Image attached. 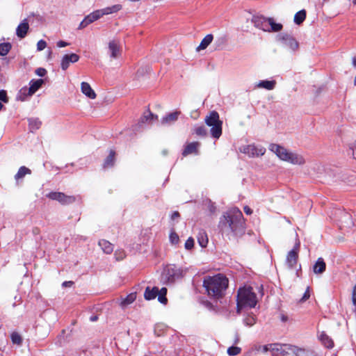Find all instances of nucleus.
Instances as JSON below:
<instances>
[{
	"mask_svg": "<svg viewBox=\"0 0 356 356\" xmlns=\"http://www.w3.org/2000/svg\"><path fill=\"white\" fill-rule=\"evenodd\" d=\"M222 234L241 236L245 232V222L242 212L237 208H232L222 216L219 225Z\"/></svg>",
	"mask_w": 356,
	"mask_h": 356,
	"instance_id": "obj_1",
	"label": "nucleus"
},
{
	"mask_svg": "<svg viewBox=\"0 0 356 356\" xmlns=\"http://www.w3.org/2000/svg\"><path fill=\"white\" fill-rule=\"evenodd\" d=\"M228 284V279L225 275L218 274L214 276L206 277L203 282V286L209 296L219 299L224 296Z\"/></svg>",
	"mask_w": 356,
	"mask_h": 356,
	"instance_id": "obj_2",
	"label": "nucleus"
},
{
	"mask_svg": "<svg viewBox=\"0 0 356 356\" xmlns=\"http://www.w3.org/2000/svg\"><path fill=\"white\" fill-rule=\"evenodd\" d=\"M269 149L275 153L279 159L294 165H302L305 163L304 158L296 153L289 152L285 147L275 143L269 145Z\"/></svg>",
	"mask_w": 356,
	"mask_h": 356,
	"instance_id": "obj_3",
	"label": "nucleus"
},
{
	"mask_svg": "<svg viewBox=\"0 0 356 356\" xmlns=\"http://www.w3.org/2000/svg\"><path fill=\"white\" fill-rule=\"evenodd\" d=\"M257 302V296L252 287H243L238 289L237 295L238 312H239L242 308H254Z\"/></svg>",
	"mask_w": 356,
	"mask_h": 356,
	"instance_id": "obj_4",
	"label": "nucleus"
},
{
	"mask_svg": "<svg viewBox=\"0 0 356 356\" xmlns=\"http://www.w3.org/2000/svg\"><path fill=\"white\" fill-rule=\"evenodd\" d=\"M205 123L211 127V134L215 138H219L222 134V121L219 119V114L217 111H211L205 118Z\"/></svg>",
	"mask_w": 356,
	"mask_h": 356,
	"instance_id": "obj_5",
	"label": "nucleus"
},
{
	"mask_svg": "<svg viewBox=\"0 0 356 356\" xmlns=\"http://www.w3.org/2000/svg\"><path fill=\"white\" fill-rule=\"evenodd\" d=\"M240 152L247 154L249 157H259L263 156L266 152V148L261 145L250 144L243 145L240 148Z\"/></svg>",
	"mask_w": 356,
	"mask_h": 356,
	"instance_id": "obj_6",
	"label": "nucleus"
},
{
	"mask_svg": "<svg viewBox=\"0 0 356 356\" xmlns=\"http://www.w3.org/2000/svg\"><path fill=\"white\" fill-rule=\"evenodd\" d=\"M163 276L168 283H173L181 277V271L175 265H169L164 269Z\"/></svg>",
	"mask_w": 356,
	"mask_h": 356,
	"instance_id": "obj_7",
	"label": "nucleus"
},
{
	"mask_svg": "<svg viewBox=\"0 0 356 356\" xmlns=\"http://www.w3.org/2000/svg\"><path fill=\"white\" fill-rule=\"evenodd\" d=\"M51 200L58 201L62 204H70L75 202V197L72 195H67L61 192H51L47 195Z\"/></svg>",
	"mask_w": 356,
	"mask_h": 356,
	"instance_id": "obj_8",
	"label": "nucleus"
},
{
	"mask_svg": "<svg viewBox=\"0 0 356 356\" xmlns=\"http://www.w3.org/2000/svg\"><path fill=\"white\" fill-rule=\"evenodd\" d=\"M300 248V242L296 243L293 247V248L290 250L286 258V263L288 267L291 269H293L296 267L298 259V252Z\"/></svg>",
	"mask_w": 356,
	"mask_h": 356,
	"instance_id": "obj_9",
	"label": "nucleus"
},
{
	"mask_svg": "<svg viewBox=\"0 0 356 356\" xmlns=\"http://www.w3.org/2000/svg\"><path fill=\"white\" fill-rule=\"evenodd\" d=\"M44 79H32L29 83V88H24L21 90V92L24 95H28L29 96L33 95L38 90H39L41 86L44 83Z\"/></svg>",
	"mask_w": 356,
	"mask_h": 356,
	"instance_id": "obj_10",
	"label": "nucleus"
},
{
	"mask_svg": "<svg viewBox=\"0 0 356 356\" xmlns=\"http://www.w3.org/2000/svg\"><path fill=\"white\" fill-rule=\"evenodd\" d=\"M79 60V56L74 53L65 54L60 60V67L65 71L70 64L75 63Z\"/></svg>",
	"mask_w": 356,
	"mask_h": 356,
	"instance_id": "obj_11",
	"label": "nucleus"
},
{
	"mask_svg": "<svg viewBox=\"0 0 356 356\" xmlns=\"http://www.w3.org/2000/svg\"><path fill=\"white\" fill-rule=\"evenodd\" d=\"M269 17H266L261 15H254L252 17V22L254 26L264 31L268 30V24Z\"/></svg>",
	"mask_w": 356,
	"mask_h": 356,
	"instance_id": "obj_12",
	"label": "nucleus"
},
{
	"mask_svg": "<svg viewBox=\"0 0 356 356\" xmlns=\"http://www.w3.org/2000/svg\"><path fill=\"white\" fill-rule=\"evenodd\" d=\"M276 41L284 44H299L293 35L289 32L278 33L276 35Z\"/></svg>",
	"mask_w": 356,
	"mask_h": 356,
	"instance_id": "obj_13",
	"label": "nucleus"
},
{
	"mask_svg": "<svg viewBox=\"0 0 356 356\" xmlns=\"http://www.w3.org/2000/svg\"><path fill=\"white\" fill-rule=\"evenodd\" d=\"M154 118L156 119L157 116L154 115L149 111H147L140 117L139 122H138V125L140 127H143L145 124H150L152 123Z\"/></svg>",
	"mask_w": 356,
	"mask_h": 356,
	"instance_id": "obj_14",
	"label": "nucleus"
},
{
	"mask_svg": "<svg viewBox=\"0 0 356 356\" xmlns=\"http://www.w3.org/2000/svg\"><path fill=\"white\" fill-rule=\"evenodd\" d=\"M29 29V24L28 22V20L26 19H24L17 26V27L16 29V35L19 38H24L26 37Z\"/></svg>",
	"mask_w": 356,
	"mask_h": 356,
	"instance_id": "obj_15",
	"label": "nucleus"
},
{
	"mask_svg": "<svg viewBox=\"0 0 356 356\" xmlns=\"http://www.w3.org/2000/svg\"><path fill=\"white\" fill-rule=\"evenodd\" d=\"M181 112L177 111L170 113L162 118L161 122L164 125H170L177 120Z\"/></svg>",
	"mask_w": 356,
	"mask_h": 356,
	"instance_id": "obj_16",
	"label": "nucleus"
},
{
	"mask_svg": "<svg viewBox=\"0 0 356 356\" xmlns=\"http://www.w3.org/2000/svg\"><path fill=\"white\" fill-rule=\"evenodd\" d=\"M106 53L111 59L119 58L122 54V46H108Z\"/></svg>",
	"mask_w": 356,
	"mask_h": 356,
	"instance_id": "obj_17",
	"label": "nucleus"
},
{
	"mask_svg": "<svg viewBox=\"0 0 356 356\" xmlns=\"http://www.w3.org/2000/svg\"><path fill=\"white\" fill-rule=\"evenodd\" d=\"M200 143L198 142H193V143H191L189 144H188L183 152H182V155L184 156H186L188 154H198V147H200Z\"/></svg>",
	"mask_w": 356,
	"mask_h": 356,
	"instance_id": "obj_18",
	"label": "nucleus"
},
{
	"mask_svg": "<svg viewBox=\"0 0 356 356\" xmlns=\"http://www.w3.org/2000/svg\"><path fill=\"white\" fill-rule=\"evenodd\" d=\"M81 92L90 99H95L96 97V94L95 91L92 89L90 84L87 82H82L81 84Z\"/></svg>",
	"mask_w": 356,
	"mask_h": 356,
	"instance_id": "obj_19",
	"label": "nucleus"
},
{
	"mask_svg": "<svg viewBox=\"0 0 356 356\" xmlns=\"http://www.w3.org/2000/svg\"><path fill=\"white\" fill-rule=\"evenodd\" d=\"M267 24L268 30H266V32H280L283 29V25L281 23L275 22L273 17H269Z\"/></svg>",
	"mask_w": 356,
	"mask_h": 356,
	"instance_id": "obj_20",
	"label": "nucleus"
},
{
	"mask_svg": "<svg viewBox=\"0 0 356 356\" xmlns=\"http://www.w3.org/2000/svg\"><path fill=\"white\" fill-rule=\"evenodd\" d=\"M159 293V288L156 286H154L151 288L150 286H147L145 289L144 293V298L147 300H151L154 299Z\"/></svg>",
	"mask_w": 356,
	"mask_h": 356,
	"instance_id": "obj_21",
	"label": "nucleus"
},
{
	"mask_svg": "<svg viewBox=\"0 0 356 356\" xmlns=\"http://www.w3.org/2000/svg\"><path fill=\"white\" fill-rule=\"evenodd\" d=\"M272 347L270 348V353L272 356H284L285 350L283 346L279 343H271Z\"/></svg>",
	"mask_w": 356,
	"mask_h": 356,
	"instance_id": "obj_22",
	"label": "nucleus"
},
{
	"mask_svg": "<svg viewBox=\"0 0 356 356\" xmlns=\"http://www.w3.org/2000/svg\"><path fill=\"white\" fill-rule=\"evenodd\" d=\"M326 268V264L323 258H318L314 265L313 269L314 272L316 274L323 273Z\"/></svg>",
	"mask_w": 356,
	"mask_h": 356,
	"instance_id": "obj_23",
	"label": "nucleus"
},
{
	"mask_svg": "<svg viewBox=\"0 0 356 356\" xmlns=\"http://www.w3.org/2000/svg\"><path fill=\"white\" fill-rule=\"evenodd\" d=\"M276 81H269V80H262L260 81L257 85L256 87L260 88H265L268 90H273L275 87Z\"/></svg>",
	"mask_w": 356,
	"mask_h": 356,
	"instance_id": "obj_24",
	"label": "nucleus"
},
{
	"mask_svg": "<svg viewBox=\"0 0 356 356\" xmlns=\"http://www.w3.org/2000/svg\"><path fill=\"white\" fill-rule=\"evenodd\" d=\"M31 170L26 168V166H21L16 175H15V179L17 183L19 181V180L22 179L26 175H31Z\"/></svg>",
	"mask_w": 356,
	"mask_h": 356,
	"instance_id": "obj_25",
	"label": "nucleus"
},
{
	"mask_svg": "<svg viewBox=\"0 0 356 356\" xmlns=\"http://www.w3.org/2000/svg\"><path fill=\"white\" fill-rule=\"evenodd\" d=\"M115 152L113 149H111L109 152V154L104 160V162L103 163V168H108L113 167L115 163Z\"/></svg>",
	"mask_w": 356,
	"mask_h": 356,
	"instance_id": "obj_26",
	"label": "nucleus"
},
{
	"mask_svg": "<svg viewBox=\"0 0 356 356\" xmlns=\"http://www.w3.org/2000/svg\"><path fill=\"white\" fill-rule=\"evenodd\" d=\"M103 252L106 254H111L113 250V245L109 241L102 239L98 243Z\"/></svg>",
	"mask_w": 356,
	"mask_h": 356,
	"instance_id": "obj_27",
	"label": "nucleus"
},
{
	"mask_svg": "<svg viewBox=\"0 0 356 356\" xmlns=\"http://www.w3.org/2000/svg\"><path fill=\"white\" fill-rule=\"evenodd\" d=\"M307 12L305 9L300 10L295 14L293 22L297 25H300L305 20Z\"/></svg>",
	"mask_w": 356,
	"mask_h": 356,
	"instance_id": "obj_28",
	"label": "nucleus"
},
{
	"mask_svg": "<svg viewBox=\"0 0 356 356\" xmlns=\"http://www.w3.org/2000/svg\"><path fill=\"white\" fill-rule=\"evenodd\" d=\"M319 339L322 343L327 348H332L334 346L333 341L323 332L320 334Z\"/></svg>",
	"mask_w": 356,
	"mask_h": 356,
	"instance_id": "obj_29",
	"label": "nucleus"
},
{
	"mask_svg": "<svg viewBox=\"0 0 356 356\" xmlns=\"http://www.w3.org/2000/svg\"><path fill=\"white\" fill-rule=\"evenodd\" d=\"M136 299V293H131L129 295H127L124 298L122 299V301L120 302V306L122 308H125L129 305H130L132 302H134Z\"/></svg>",
	"mask_w": 356,
	"mask_h": 356,
	"instance_id": "obj_30",
	"label": "nucleus"
},
{
	"mask_svg": "<svg viewBox=\"0 0 356 356\" xmlns=\"http://www.w3.org/2000/svg\"><path fill=\"white\" fill-rule=\"evenodd\" d=\"M29 127L31 132H34L39 129L42 122L38 118H29Z\"/></svg>",
	"mask_w": 356,
	"mask_h": 356,
	"instance_id": "obj_31",
	"label": "nucleus"
},
{
	"mask_svg": "<svg viewBox=\"0 0 356 356\" xmlns=\"http://www.w3.org/2000/svg\"><path fill=\"white\" fill-rule=\"evenodd\" d=\"M294 356H314L312 351L294 346L292 349Z\"/></svg>",
	"mask_w": 356,
	"mask_h": 356,
	"instance_id": "obj_32",
	"label": "nucleus"
},
{
	"mask_svg": "<svg viewBox=\"0 0 356 356\" xmlns=\"http://www.w3.org/2000/svg\"><path fill=\"white\" fill-rule=\"evenodd\" d=\"M243 323L247 326H252L256 323V316L252 313H248L245 316Z\"/></svg>",
	"mask_w": 356,
	"mask_h": 356,
	"instance_id": "obj_33",
	"label": "nucleus"
},
{
	"mask_svg": "<svg viewBox=\"0 0 356 356\" xmlns=\"http://www.w3.org/2000/svg\"><path fill=\"white\" fill-rule=\"evenodd\" d=\"M167 294V289L165 287L161 288V290L159 289L158 300L161 304L165 305L168 302V299L166 298Z\"/></svg>",
	"mask_w": 356,
	"mask_h": 356,
	"instance_id": "obj_34",
	"label": "nucleus"
},
{
	"mask_svg": "<svg viewBox=\"0 0 356 356\" xmlns=\"http://www.w3.org/2000/svg\"><path fill=\"white\" fill-rule=\"evenodd\" d=\"M272 347L271 344H267V345H255L252 350H254L258 353H266L270 352V348Z\"/></svg>",
	"mask_w": 356,
	"mask_h": 356,
	"instance_id": "obj_35",
	"label": "nucleus"
},
{
	"mask_svg": "<svg viewBox=\"0 0 356 356\" xmlns=\"http://www.w3.org/2000/svg\"><path fill=\"white\" fill-rule=\"evenodd\" d=\"M10 338H11V341L13 342V344H16L17 346H21L22 343V337H21V335L17 332H13L11 334H10Z\"/></svg>",
	"mask_w": 356,
	"mask_h": 356,
	"instance_id": "obj_36",
	"label": "nucleus"
},
{
	"mask_svg": "<svg viewBox=\"0 0 356 356\" xmlns=\"http://www.w3.org/2000/svg\"><path fill=\"white\" fill-rule=\"evenodd\" d=\"M194 133L201 137H205L207 135V130L204 126H199L195 128Z\"/></svg>",
	"mask_w": 356,
	"mask_h": 356,
	"instance_id": "obj_37",
	"label": "nucleus"
},
{
	"mask_svg": "<svg viewBox=\"0 0 356 356\" xmlns=\"http://www.w3.org/2000/svg\"><path fill=\"white\" fill-rule=\"evenodd\" d=\"M241 351V348L237 346H231L227 349V353L229 355L235 356L238 355Z\"/></svg>",
	"mask_w": 356,
	"mask_h": 356,
	"instance_id": "obj_38",
	"label": "nucleus"
},
{
	"mask_svg": "<svg viewBox=\"0 0 356 356\" xmlns=\"http://www.w3.org/2000/svg\"><path fill=\"white\" fill-rule=\"evenodd\" d=\"M121 9V5L116 4L111 7H107L105 8L106 15L116 13Z\"/></svg>",
	"mask_w": 356,
	"mask_h": 356,
	"instance_id": "obj_39",
	"label": "nucleus"
},
{
	"mask_svg": "<svg viewBox=\"0 0 356 356\" xmlns=\"http://www.w3.org/2000/svg\"><path fill=\"white\" fill-rule=\"evenodd\" d=\"M213 40L212 34L207 35L200 42V44H210Z\"/></svg>",
	"mask_w": 356,
	"mask_h": 356,
	"instance_id": "obj_40",
	"label": "nucleus"
},
{
	"mask_svg": "<svg viewBox=\"0 0 356 356\" xmlns=\"http://www.w3.org/2000/svg\"><path fill=\"white\" fill-rule=\"evenodd\" d=\"M169 238H170V241L172 244H177L179 243V236L177 235V233H175V232H172L170 234V236H169Z\"/></svg>",
	"mask_w": 356,
	"mask_h": 356,
	"instance_id": "obj_41",
	"label": "nucleus"
},
{
	"mask_svg": "<svg viewBox=\"0 0 356 356\" xmlns=\"http://www.w3.org/2000/svg\"><path fill=\"white\" fill-rule=\"evenodd\" d=\"M92 15H94V17L96 20L99 19L101 17H102L104 15H106L105 8L102 10H97L92 13Z\"/></svg>",
	"mask_w": 356,
	"mask_h": 356,
	"instance_id": "obj_42",
	"label": "nucleus"
},
{
	"mask_svg": "<svg viewBox=\"0 0 356 356\" xmlns=\"http://www.w3.org/2000/svg\"><path fill=\"white\" fill-rule=\"evenodd\" d=\"M184 246L186 250H191L194 246V239L192 237H189L185 242Z\"/></svg>",
	"mask_w": 356,
	"mask_h": 356,
	"instance_id": "obj_43",
	"label": "nucleus"
},
{
	"mask_svg": "<svg viewBox=\"0 0 356 356\" xmlns=\"http://www.w3.org/2000/svg\"><path fill=\"white\" fill-rule=\"evenodd\" d=\"M0 101L3 102V103H8V98L7 96V92L4 90H0Z\"/></svg>",
	"mask_w": 356,
	"mask_h": 356,
	"instance_id": "obj_44",
	"label": "nucleus"
},
{
	"mask_svg": "<svg viewBox=\"0 0 356 356\" xmlns=\"http://www.w3.org/2000/svg\"><path fill=\"white\" fill-rule=\"evenodd\" d=\"M12 46H0V55L6 56L10 51Z\"/></svg>",
	"mask_w": 356,
	"mask_h": 356,
	"instance_id": "obj_45",
	"label": "nucleus"
},
{
	"mask_svg": "<svg viewBox=\"0 0 356 356\" xmlns=\"http://www.w3.org/2000/svg\"><path fill=\"white\" fill-rule=\"evenodd\" d=\"M35 74H37L38 76L43 77L47 74V70L43 67H38L35 71Z\"/></svg>",
	"mask_w": 356,
	"mask_h": 356,
	"instance_id": "obj_46",
	"label": "nucleus"
},
{
	"mask_svg": "<svg viewBox=\"0 0 356 356\" xmlns=\"http://www.w3.org/2000/svg\"><path fill=\"white\" fill-rule=\"evenodd\" d=\"M309 297H310L309 287H307V289L305 291V292L304 293L302 298L300 300V302H303L306 301L307 300H308L309 298Z\"/></svg>",
	"mask_w": 356,
	"mask_h": 356,
	"instance_id": "obj_47",
	"label": "nucleus"
},
{
	"mask_svg": "<svg viewBox=\"0 0 356 356\" xmlns=\"http://www.w3.org/2000/svg\"><path fill=\"white\" fill-rule=\"evenodd\" d=\"M218 44H225L228 42V38L227 35H223L219 38L217 40Z\"/></svg>",
	"mask_w": 356,
	"mask_h": 356,
	"instance_id": "obj_48",
	"label": "nucleus"
},
{
	"mask_svg": "<svg viewBox=\"0 0 356 356\" xmlns=\"http://www.w3.org/2000/svg\"><path fill=\"white\" fill-rule=\"evenodd\" d=\"M352 301L353 304L355 307H356V284L353 287V292H352Z\"/></svg>",
	"mask_w": 356,
	"mask_h": 356,
	"instance_id": "obj_49",
	"label": "nucleus"
},
{
	"mask_svg": "<svg viewBox=\"0 0 356 356\" xmlns=\"http://www.w3.org/2000/svg\"><path fill=\"white\" fill-rule=\"evenodd\" d=\"M85 18L89 24L93 22L96 21L95 18L94 17V15H92V13H90L88 15H87L86 17H85Z\"/></svg>",
	"mask_w": 356,
	"mask_h": 356,
	"instance_id": "obj_50",
	"label": "nucleus"
},
{
	"mask_svg": "<svg viewBox=\"0 0 356 356\" xmlns=\"http://www.w3.org/2000/svg\"><path fill=\"white\" fill-rule=\"evenodd\" d=\"M198 242L200 243V245L202 248H204L207 246V243H208V240L207 238L206 239H204L203 238H200V237L198 238Z\"/></svg>",
	"mask_w": 356,
	"mask_h": 356,
	"instance_id": "obj_51",
	"label": "nucleus"
},
{
	"mask_svg": "<svg viewBox=\"0 0 356 356\" xmlns=\"http://www.w3.org/2000/svg\"><path fill=\"white\" fill-rule=\"evenodd\" d=\"M89 24L86 21V18H84L82 22L80 23L79 28V29H83L86 27Z\"/></svg>",
	"mask_w": 356,
	"mask_h": 356,
	"instance_id": "obj_52",
	"label": "nucleus"
},
{
	"mask_svg": "<svg viewBox=\"0 0 356 356\" xmlns=\"http://www.w3.org/2000/svg\"><path fill=\"white\" fill-rule=\"evenodd\" d=\"M243 210L247 215H250L252 213V209L248 206L244 207Z\"/></svg>",
	"mask_w": 356,
	"mask_h": 356,
	"instance_id": "obj_53",
	"label": "nucleus"
},
{
	"mask_svg": "<svg viewBox=\"0 0 356 356\" xmlns=\"http://www.w3.org/2000/svg\"><path fill=\"white\" fill-rule=\"evenodd\" d=\"M209 46H197L196 48V51L198 53H201L202 51L205 50Z\"/></svg>",
	"mask_w": 356,
	"mask_h": 356,
	"instance_id": "obj_54",
	"label": "nucleus"
},
{
	"mask_svg": "<svg viewBox=\"0 0 356 356\" xmlns=\"http://www.w3.org/2000/svg\"><path fill=\"white\" fill-rule=\"evenodd\" d=\"M179 217V213L178 211H174L171 215V219L175 220L176 218Z\"/></svg>",
	"mask_w": 356,
	"mask_h": 356,
	"instance_id": "obj_55",
	"label": "nucleus"
},
{
	"mask_svg": "<svg viewBox=\"0 0 356 356\" xmlns=\"http://www.w3.org/2000/svg\"><path fill=\"white\" fill-rule=\"evenodd\" d=\"M72 284H73V282L71 281H69V282L65 281L63 283V286H71Z\"/></svg>",
	"mask_w": 356,
	"mask_h": 356,
	"instance_id": "obj_56",
	"label": "nucleus"
},
{
	"mask_svg": "<svg viewBox=\"0 0 356 356\" xmlns=\"http://www.w3.org/2000/svg\"><path fill=\"white\" fill-rule=\"evenodd\" d=\"M36 44H47V42L42 39L38 40Z\"/></svg>",
	"mask_w": 356,
	"mask_h": 356,
	"instance_id": "obj_57",
	"label": "nucleus"
},
{
	"mask_svg": "<svg viewBox=\"0 0 356 356\" xmlns=\"http://www.w3.org/2000/svg\"><path fill=\"white\" fill-rule=\"evenodd\" d=\"M281 321H282V322H286V321H288V317H287V316H285V315L282 314V315L281 316Z\"/></svg>",
	"mask_w": 356,
	"mask_h": 356,
	"instance_id": "obj_58",
	"label": "nucleus"
},
{
	"mask_svg": "<svg viewBox=\"0 0 356 356\" xmlns=\"http://www.w3.org/2000/svg\"><path fill=\"white\" fill-rule=\"evenodd\" d=\"M47 46H37V51H41L45 49Z\"/></svg>",
	"mask_w": 356,
	"mask_h": 356,
	"instance_id": "obj_59",
	"label": "nucleus"
},
{
	"mask_svg": "<svg viewBox=\"0 0 356 356\" xmlns=\"http://www.w3.org/2000/svg\"><path fill=\"white\" fill-rule=\"evenodd\" d=\"M56 44H70L67 42H65L63 40H59L57 42Z\"/></svg>",
	"mask_w": 356,
	"mask_h": 356,
	"instance_id": "obj_60",
	"label": "nucleus"
},
{
	"mask_svg": "<svg viewBox=\"0 0 356 356\" xmlns=\"http://www.w3.org/2000/svg\"><path fill=\"white\" fill-rule=\"evenodd\" d=\"M97 318H98L97 316H90V321L94 322V321H96L97 320Z\"/></svg>",
	"mask_w": 356,
	"mask_h": 356,
	"instance_id": "obj_61",
	"label": "nucleus"
},
{
	"mask_svg": "<svg viewBox=\"0 0 356 356\" xmlns=\"http://www.w3.org/2000/svg\"><path fill=\"white\" fill-rule=\"evenodd\" d=\"M47 58H49L50 57V55H51V49H50L49 47L47 48Z\"/></svg>",
	"mask_w": 356,
	"mask_h": 356,
	"instance_id": "obj_62",
	"label": "nucleus"
},
{
	"mask_svg": "<svg viewBox=\"0 0 356 356\" xmlns=\"http://www.w3.org/2000/svg\"><path fill=\"white\" fill-rule=\"evenodd\" d=\"M0 44H6V45H8V44H11V43L10 42H5V41H3L1 40L0 41Z\"/></svg>",
	"mask_w": 356,
	"mask_h": 356,
	"instance_id": "obj_63",
	"label": "nucleus"
},
{
	"mask_svg": "<svg viewBox=\"0 0 356 356\" xmlns=\"http://www.w3.org/2000/svg\"><path fill=\"white\" fill-rule=\"evenodd\" d=\"M353 65L354 67H356V57H353Z\"/></svg>",
	"mask_w": 356,
	"mask_h": 356,
	"instance_id": "obj_64",
	"label": "nucleus"
}]
</instances>
